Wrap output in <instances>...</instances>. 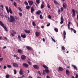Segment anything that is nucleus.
<instances>
[{"label":"nucleus","mask_w":78,"mask_h":78,"mask_svg":"<svg viewBox=\"0 0 78 78\" xmlns=\"http://www.w3.org/2000/svg\"><path fill=\"white\" fill-rule=\"evenodd\" d=\"M7 19H8L9 21L11 22H13L16 20L15 18L12 15H10V18L9 17H8Z\"/></svg>","instance_id":"f257e3e1"},{"label":"nucleus","mask_w":78,"mask_h":78,"mask_svg":"<svg viewBox=\"0 0 78 78\" xmlns=\"http://www.w3.org/2000/svg\"><path fill=\"white\" fill-rule=\"evenodd\" d=\"M0 25L1 26H2V27L5 30V31H8V29H7V28L6 27V26L5 25V24H3V22L2 21L0 20Z\"/></svg>","instance_id":"f03ea898"},{"label":"nucleus","mask_w":78,"mask_h":78,"mask_svg":"<svg viewBox=\"0 0 78 78\" xmlns=\"http://www.w3.org/2000/svg\"><path fill=\"white\" fill-rule=\"evenodd\" d=\"M72 11L73 12V15H72V17H73L74 16H76V13H75V11L74 9H73L72 10Z\"/></svg>","instance_id":"7ed1b4c3"},{"label":"nucleus","mask_w":78,"mask_h":78,"mask_svg":"<svg viewBox=\"0 0 78 78\" xmlns=\"http://www.w3.org/2000/svg\"><path fill=\"white\" fill-rule=\"evenodd\" d=\"M48 72H49V70H48V69H45V70H43V75H45V72L47 73H48Z\"/></svg>","instance_id":"20e7f679"},{"label":"nucleus","mask_w":78,"mask_h":78,"mask_svg":"<svg viewBox=\"0 0 78 78\" xmlns=\"http://www.w3.org/2000/svg\"><path fill=\"white\" fill-rule=\"evenodd\" d=\"M64 18H63V16H62L61 18V22H60V24H62L63 23H64Z\"/></svg>","instance_id":"39448f33"},{"label":"nucleus","mask_w":78,"mask_h":78,"mask_svg":"<svg viewBox=\"0 0 78 78\" xmlns=\"http://www.w3.org/2000/svg\"><path fill=\"white\" fill-rule=\"evenodd\" d=\"M23 66H24V67H26V68H27V67H28V65L26 63H23Z\"/></svg>","instance_id":"423d86ee"},{"label":"nucleus","mask_w":78,"mask_h":78,"mask_svg":"<svg viewBox=\"0 0 78 78\" xmlns=\"http://www.w3.org/2000/svg\"><path fill=\"white\" fill-rule=\"evenodd\" d=\"M21 59L23 60H24V59H26V56L24 55H22L21 56Z\"/></svg>","instance_id":"0eeeda50"},{"label":"nucleus","mask_w":78,"mask_h":78,"mask_svg":"<svg viewBox=\"0 0 78 78\" xmlns=\"http://www.w3.org/2000/svg\"><path fill=\"white\" fill-rule=\"evenodd\" d=\"M28 2L29 4L30 5H33V4L34 3V2L31 1H28Z\"/></svg>","instance_id":"6e6552de"},{"label":"nucleus","mask_w":78,"mask_h":78,"mask_svg":"<svg viewBox=\"0 0 78 78\" xmlns=\"http://www.w3.org/2000/svg\"><path fill=\"white\" fill-rule=\"evenodd\" d=\"M13 66L15 67H18V64L16 63H13Z\"/></svg>","instance_id":"1a4fd4ad"},{"label":"nucleus","mask_w":78,"mask_h":78,"mask_svg":"<svg viewBox=\"0 0 78 78\" xmlns=\"http://www.w3.org/2000/svg\"><path fill=\"white\" fill-rule=\"evenodd\" d=\"M26 48L29 50H32V48L31 47L29 46H27Z\"/></svg>","instance_id":"9d476101"},{"label":"nucleus","mask_w":78,"mask_h":78,"mask_svg":"<svg viewBox=\"0 0 78 78\" xmlns=\"http://www.w3.org/2000/svg\"><path fill=\"white\" fill-rule=\"evenodd\" d=\"M19 74L21 75H23V71L22 70V69H20V70Z\"/></svg>","instance_id":"9b49d317"},{"label":"nucleus","mask_w":78,"mask_h":78,"mask_svg":"<svg viewBox=\"0 0 78 78\" xmlns=\"http://www.w3.org/2000/svg\"><path fill=\"white\" fill-rule=\"evenodd\" d=\"M33 67L34 69H37L39 68V66L37 65H34L33 66Z\"/></svg>","instance_id":"f8f14e48"},{"label":"nucleus","mask_w":78,"mask_h":78,"mask_svg":"<svg viewBox=\"0 0 78 78\" xmlns=\"http://www.w3.org/2000/svg\"><path fill=\"white\" fill-rule=\"evenodd\" d=\"M18 52L19 53H22L23 52V51L21 49H19L18 50Z\"/></svg>","instance_id":"ddd939ff"},{"label":"nucleus","mask_w":78,"mask_h":78,"mask_svg":"<svg viewBox=\"0 0 78 78\" xmlns=\"http://www.w3.org/2000/svg\"><path fill=\"white\" fill-rule=\"evenodd\" d=\"M67 4L66 3H64L63 5V7L64 8H65L66 9L67 8Z\"/></svg>","instance_id":"4468645a"},{"label":"nucleus","mask_w":78,"mask_h":78,"mask_svg":"<svg viewBox=\"0 0 78 78\" xmlns=\"http://www.w3.org/2000/svg\"><path fill=\"white\" fill-rule=\"evenodd\" d=\"M33 11H34V9L33 7H32L31 8V13H33Z\"/></svg>","instance_id":"2eb2a0df"},{"label":"nucleus","mask_w":78,"mask_h":78,"mask_svg":"<svg viewBox=\"0 0 78 78\" xmlns=\"http://www.w3.org/2000/svg\"><path fill=\"white\" fill-rule=\"evenodd\" d=\"M21 36L22 37H23V38H26V35H25V34H24V35L21 34Z\"/></svg>","instance_id":"dca6fc26"},{"label":"nucleus","mask_w":78,"mask_h":78,"mask_svg":"<svg viewBox=\"0 0 78 78\" xmlns=\"http://www.w3.org/2000/svg\"><path fill=\"white\" fill-rule=\"evenodd\" d=\"M40 34V33L38 32H36L35 33L36 36H39Z\"/></svg>","instance_id":"f3484780"},{"label":"nucleus","mask_w":78,"mask_h":78,"mask_svg":"<svg viewBox=\"0 0 78 78\" xmlns=\"http://www.w3.org/2000/svg\"><path fill=\"white\" fill-rule=\"evenodd\" d=\"M41 13V10H39L36 12V14L39 15Z\"/></svg>","instance_id":"a211bd4d"},{"label":"nucleus","mask_w":78,"mask_h":78,"mask_svg":"<svg viewBox=\"0 0 78 78\" xmlns=\"http://www.w3.org/2000/svg\"><path fill=\"white\" fill-rule=\"evenodd\" d=\"M66 75H68V76H70V72H69V70H66Z\"/></svg>","instance_id":"6ab92c4d"},{"label":"nucleus","mask_w":78,"mask_h":78,"mask_svg":"<svg viewBox=\"0 0 78 78\" xmlns=\"http://www.w3.org/2000/svg\"><path fill=\"white\" fill-rule=\"evenodd\" d=\"M24 31L26 33H30V30H25Z\"/></svg>","instance_id":"aec40b11"},{"label":"nucleus","mask_w":78,"mask_h":78,"mask_svg":"<svg viewBox=\"0 0 78 78\" xmlns=\"http://www.w3.org/2000/svg\"><path fill=\"white\" fill-rule=\"evenodd\" d=\"M5 9L7 12V13L9 14V8H8V7L7 6L5 7Z\"/></svg>","instance_id":"412c9836"},{"label":"nucleus","mask_w":78,"mask_h":78,"mask_svg":"<svg viewBox=\"0 0 78 78\" xmlns=\"http://www.w3.org/2000/svg\"><path fill=\"white\" fill-rule=\"evenodd\" d=\"M58 69L59 70H60V71H62V70H64V69L63 68H62V67H59Z\"/></svg>","instance_id":"4be33fe9"},{"label":"nucleus","mask_w":78,"mask_h":78,"mask_svg":"<svg viewBox=\"0 0 78 78\" xmlns=\"http://www.w3.org/2000/svg\"><path fill=\"white\" fill-rule=\"evenodd\" d=\"M9 12L10 13V14H12V10H11V8H9Z\"/></svg>","instance_id":"5701e85b"},{"label":"nucleus","mask_w":78,"mask_h":78,"mask_svg":"<svg viewBox=\"0 0 78 78\" xmlns=\"http://www.w3.org/2000/svg\"><path fill=\"white\" fill-rule=\"evenodd\" d=\"M72 67H74V69H75V70H77V68L76 66L73 65H72Z\"/></svg>","instance_id":"b1692460"},{"label":"nucleus","mask_w":78,"mask_h":78,"mask_svg":"<svg viewBox=\"0 0 78 78\" xmlns=\"http://www.w3.org/2000/svg\"><path fill=\"white\" fill-rule=\"evenodd\" d=\"M43 67L45 69H48V67H47V66L45 65H43Z\"/></svg>","instance_id":"393cba45"},{"label":"nucleus","mask_w":78,"mask_h":78,"mask_svg":"<svg viewBox=\"0 0 78 78\" xmlns=\"http://www.w3.org/2000/svg\"><path fill=\"white\" fill-rule=\"evenodd\" d=\"M41 9H43V8H44V4H42L41 5Z\"/></svg>","instance_id":"a878e982"},{"label":"nucleus","mask_w":78,"mask_h":78,"mask_svg":"<svg viewBox=\"0 0 78 78\" xmlns=\"http://www.w3.org/2000/svg\"><path fill=\"white\" fill-rule=\"evenodd\" d=\"M18 38L19 39V40H20V41H22V40L21 39V37L20 35H19L18 37Z\"/></svg>","instance_id":"bb28decb"},{"label":"nucleus","mask_w":78,"mask_h":78,"mask_svg":"<svg viewBox=\"0 0 78 78\" xmlns=\"http://www.w3.org/2000/svg\"><path fill=\"white\" fill-rule=\"evenodd\" d=\"M36 2L37 4H39L40 3V0H36Z\"/></svg>","instance_id":"cd10ccee"},{"label":"nucleus","mask_w":78,"mask_h":78,"mask_svg":"<svg viewBox=\"0 0 78 78\" xmlns=\"http://www.w3.org/2000/svg\"><path fill=\"white\" fill-rule=\"evenodd\" d=\"M14 73L15 75H16V74H17V71H16V70H14Z\"/></svg>","instance_id":"c85d7f7f"},{"label":"nucleus","mask_w":78,"mask_h":78,"mask_svg":"<svg viewBox=\"0 0 78 78\" xmlns=\"http://www.w3.org/2000/svg\"><path fill=\"white\" fill-rule=\"evenodd\" d=\"M54 30L55 32H58V29L56 28H55Z\"/></svg>","instance_id":"c756f323"},{"label":"nucleus","mask_w":78,"mask_h":78,"mask_svg":"<svg viewBox=\"0 0 78 78\" xmlns=\"http://www.w3.org/2000/svg\"><path fill=\"white\" fill-rule=\"evenodd\" d=\"M62 50H66V48L63 46H62Z\"/></svg>","instance_id":"7c9ffc66"},{"label":"nucleus","mask_w":78,"mask_h":78,"mask_svg":"<svg viewBox=\"0 0 78 78\" xmlns=\"http://www.w3.org/2000/svg\"><path fill=\"white\" fill-rule=\"evenodd\" d=\"M54 3L55 4V5H58V2H57L56 0L54 1Z\"/></svg>","instance_id":"2f4dec72"},{"label":"nucleus","mask_w":78,"mask_h":78,"mask_svg":"<svg viewBox=\"0 0 78 78\" xmlns=\"http://www.w3.org/2000/svg\"><path fill=\"white\" fill-rule=\"evenodd\" d=\"M24 4L26 5H27V6L28 5V2H27V1L24 2Z\"/></svg>","instance_id":"473e14b6"},{"label":"nucleus","mask_w":78,"mask_h":78,"mask_svg":"<svg viewBox=\"0 0 78 78\" xmlns=\"http://www.w3.org/2000/svg\"><path fill=\"white\" fill-rule=\"evenodd\" d=\"M18 9L20 12H22V10L21 9V8L20 7H18Z\"/></svg>","instance_id":"72a5a7b5"},{"label":"nucleus","mask_w":78,"mask_h":78,"mask_svg":"<svg viewBox=\"0 0 78 78\" xmlns=\"http://www.w3.org/2000/svg\"><path fill=\"white\" fill-rule=\"evenodd\" d=\"M32 25L33 26H36V23H35L33 21V22H32Z\"/></svg>","instance_id":"f704fd0d"},{"label":"nucleus","mask_w":78,"mask_h":78,"mask_svg":"<svg viewBox=\"0 0 78 78\" xmlns=\"http://www.w3.org/2000/svg\"><path fill=\"white\" fill-rule=\"evenodd\" d=\"M30 8V6H26V9H29Z\"/></svg>","instance_id":"c9c22d12"},{"label":"nucleus","mask_w":78,"mask_h":78,"mask_svg":"<svg viewBox=\"0 0 78 78\" xmlns=\"http://www.w3.org/2000/svg\"><path fill=\"white\" fill-rule=\"evenodd\" d=\"M63 35L64 36H66V32L65 30L63 32Z\"/></svg>","instance_id":"e433bc0d"},{"label":"nucleus","mask_w":78,"mask_h":78,"mask_svg":"<svg viewBox=\"0 0 78 78\" xmlns=\"http://www.w3.org/2000/svg\"><path fill=\"white\" fill-rule=\"evenodd\" d=\"M9 74L5 76V77L6 78H9Z\"/></svg>","instance_id":"4c0bfd02"},{"label":"nucleus","mask_w":78,"mask_h":78,"mask_svg":"<svg viewBox=\"0 0 78 78\" xmlns=\"http://www.w3.org/2000/svg\"><path fill=\"white\" fill-rule=\"evenodd\" d=\"M13 5H14V6H17V3H16L15 2H14L13 3Z\"/></svg>","instance_id":"58836bf2"},{"label":"nucleus","mask_w":78,"mask_h":78,"mask_svg":"<svg viewBox=\"0 0 78 78\" xmlns=\"http://www.w3.org/2000/svg\"><path fill=\"white\" fill-rule=\"evenodd\" d=\"M7 67H8L9 68H11V66L9 65H7Z\"/></svg>","instance_id":"ea45409f"},{"label":"nucleus","mask_w":78,"mask_h":78,"mask_svg":"<svg viewBox=\"0 0 78 78\" xmlns=\"http://www.w3.org/2000/svg\"><path fill=\"white\" fill-rule=\"evenodd\" d=\"M0 16H1V17H3V15L2 13H1L0 14Z\"/></svg>","instance_id":"a19ab883"},{"label":"nucleus","mask_w":78,"mask_h":78,"mask_svg":"<svg viewBox=\"0 0 78 78\" xmlns=\"http://www.w3.org/2000/svg\"><path fill=\"white\" fill-rule=\"evenodd\" d=\"M51 38L52 39V40L54 42H56V41H55V40L54 39H53V38L51 37Z\"/></svg>","instance_id":"79ce46f5"},{"label":"nucleus","mask_w":78,"mask_h":78,"mask_svg":"<svg viewBox=\"0 0 78 78\" xmlns=\"http://www.w3.org/2000/svg\"><path fill=\"white\" fill-rule=\"evenodd\" d=\"M48 17L49 19H51V16H50V15H48Z\"/></svg>","instance_id":"37998d69"},{"label":"nucleus","mask_w":78,"mask_h":78,"mask_svg":"<svg viewBox=\"0 0 78 78\" xmlns=\"http://www.w3.org/2000/svg\"><path fill=\"white\" fill-rule=\"evenodd\" d=\"M40 19H43V17H42V15L41 14L40 15Z\"/></svg>","instance_id":"c03bdc74"},{"label":"nucleus","mask_w":78,"mask_h":78,"mask_svg":"<svg viewBox=\"0 0 78 78\" xmlns=\"http://www.w3.org/2000/svg\"><path fill=\"white\" fill-rule=\"evenodd\" d=\"M13 57H14V58H16L17 57V55H16L14 54L13 55Z\"/></svg>","instance_id":"a18cd8bd"},{"label":"nucleus","mask_w":78,"mask_h":78,"mask_svg":"<svg viewBox=\"0 0 78 78\" xmlns=\"http://www.w3.org/2000/svg\"><path fill=\"white\" fill-rule=\"evenodd\" d=\"M19 14L20 16H22L23 14L22 13L19 12Z\"/></svg>","instance_id":"49530a36"},{"label":"nucleus","mask_w":78,"mask_h":78,"mask_svg":"<svg viewBox=\"0 0 78 78\" xmlns=\"http://www.w3.org/2000/svg\"><path fill=\"white\" fill-rule=\"evenodd\" d=\"M60 9L61 11H63V10L64 9V8H63V7L61 8Z\"/></svg>","instance_id":"de8ad7c7"},{"label":"nucleus","mask_w":78,"mask_h":78,"mask_svg":"<svg viewBox=\"0 0 78 78\" xmlns=\"http://www.w3.org/2000/svg\"><path fill=\"white\" fill-rule=\"evenodd\" d=\"M68 27L69 30H70V25L69 24H68Z\"/></svg>","instance_id":"09e8293b"},{"label":"nucleus","mask_w":78,"mask_h":78,"mask_svg":"<svg viewBox=\"0 0 78 78\" xmlns=\"http://www.w3.org/2000/svg\"><path fill=\"white\" fill-rule=\"evenodd\" d=\"M28 62L29 64H30V65H31V63L30 62L28 61Z\"/></svg>","instance_id":"8fccbe9b"},{"label":"nucleus","mask_w":78,"mask_h":78,"mask_svg":"<svg viewBox=\"0 0 78 78\" xmlns=\"http://www.w3.org/2000/svg\"><path fill=\"white\" fill-rule=\"evenodd\" d=\"M13 32L14 34H17L16 32V31L14 30H13Z\"/></svg>","instance_id":"3c124183"},{"label":"nucleus","mask_w":78,"mask_h":78,"mask_svg":"<svg viewBox=\"0 0 78 78\" xmlns=\"http://www.w3.org/2000/svg\"><path fill=\"white\" fill-rule=\"evenodd\" d=\"M47 7L48 8H50V5H49V4L48 5Z\"/></svg>","instance_id":"603ef678"},{"label":"nucleus","mask_w":78,"mask_h":78,"mask_svg":"<svg viewBox=\"0 0 78 78\" xmlns=\"http://www.w3.org/2000/svg\"><path fill=\"white\" fill-rule=\"evenodd\" d=\"M50 25V23H49L47 25V27H49Z\"/></svg>","instance_id":"864d4df0"},{"label":"nucleus","mask_w":78,"mask_h":78,"mask_svg":"<svg viewBox=\"0 0 78 78\" xmlns=\"http://www.w3.org/2000/svg\"><path fill=\"white\" fill-rule=\"evenodd\" d=\"M3 60V58H0V61H2V60Z\"/></svg>","instance_id":"5fc2aeb1"},{"label":"nucleus","mask_w":78,"mask_h":78,"mask_svg":"<svg viewBox=\"0 0 78 78\" xmlns=\"http://www.w3.org/2000/svg\"><path fill=\"white\" fill-rule=\"evenodd\" d=\"M4 69H6V66H4Z\"/></svg>","instance_id":"6e6d98bb"},{"label":"nucleus","mask_w":78,"mask_h":78,"mask_svg":"<svg viewBox=\"0 0 78 78\" xmlns=\"http://www.w3.org/2000/svg\"><path fill=\"white\" fill-rule=\"evenodd\" d=\"M38 73L39 75H41V72L40 71H38Z\"/></svg>","instance_id":"4d7b16f0"},{"label":"nucleus","mask_w":78,"mask_h":78,"mask_svg":"<svg viewBox=\"0 0 78 78\" xmlns=\"http://www.w3.org/2000/svg\"><path fill=\"white\" fill-rule=\"evenodd\" d=\"M74 33H76V31L75 30H73Z\"/></svg>","instance_id":"13d9d810"},{"label":"nucleus","mask_w":78,"mask_h":78,"mask_svg":"<svg viewBox=\"0 0 78 78\" xmlns=\"http://www.w3.org/2000/svg\"><path fill=\"white\" fill-rule=\"evenodd\" d=\"M12 36H14V33H11V34Z\"/></svg>","instance_id":"bf43d9fd"},{"label":"nucleus","mask_w":78,"mask_h":78,"mask_svg":"<svg viewBox=\"0 0 78 78\" xmlns=\"http://www.w3.org/2000/svg\"><path fill=\"white\" fill-rule=\"evenodd\" d=\"M0 6V7H1L2 8H4L3 5H1Z\"/></svg>","instance_id":"052dcab7"},{"label":"nucleus","mask_w":78,"mask_h":78,"mask_svg":"<svg viewBox=\"0 0 78 78\" xmlns=\"http://www.w3.org/2000/svg\"><path fill=\"white\" fill-rule=\"evenodd\" d=\"M60 12H61V10H60L59 9H58V12L59 13V14H60Z\"/></svg>","instance_id":"680f3d73"},{"label":"nucleus","mask_w":78,"mask_h":78,"mask_svg":"<svg viewBox=\"0 0 78 78\" xmlns=\"http://www.w3.org/2000/svg\"><path fill=\"white\" fill-rule=\"evenodd\" d=\"M16 59H19L20 58H19V57H17L16 58Z\"/></svg>","instance_id":"e2e57ef3"},{"label":"nucleus","mask_w":78,"mask_h":78,"mask_svg":"<svg viewBox=\"0 0 78 78\" xmlns=\"http://www.w3.org/2000/svg\"><path fill=\"white\" fill-rule=\"evenodd\" d=\"M71 30H72L73 31H74V29H73V28H70Z\"/></svg>","instance_id":"0e129e2a"},{"label":"nucleus","mask_w":78,"mask_h":78,"mask_svg":"<svg viewBox=\"0 0 78 78\" xmlns=\"http://www.w3.org/2000/svg\"><path fill=\"white\" fill-rule=\"evenodd\" d=\"M41 28H44V26H42L41 27Z\"/></svg>","instance_id":"69168bd1"},{"label":"nucleus","mask_w":78,"mask_h":78,"mask_svg":"<svg viewBox=\"0 0 78 78\" xmlns=\"http://www.w3.org/2000/svg\"><path fill=\"white\" fill-rule=\"evenodd\" d=\"M15 19L16 20H17V19H18V17H17V16H15Z\"/></svg>","instance_id":"338daca9"},{"label":"nucleus","mask_w":78,"mask_h":78,"mask_svg":"<svg viewBox=\"0 0 78 78\" xmlns=\"http://www.w3.org/2000/svg\"><path fill=\"white\" fill-rule=\"evenodd\" d=\"M28 78H32L31 76H29Z\"/></svg>","instance_id":"774afa93"}]
</instances>
